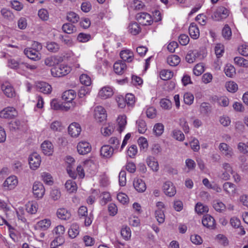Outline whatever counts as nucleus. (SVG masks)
I'll list each match as a JSON object with an SVG mask.
<instances>
[{
	"mask_svg": "<svg viewBox=\"0 0 248 248\" xmlns=\"http://www.w3.org/2000/svg\"><path fill=\"white\" fill-rule=\"evenodd\" d=\"M95 165L94 163L91 160H87L83 162L82 164H80L77 167V174L72 170L70 164L67 167V171L70 177L72 178L76 179L77 175L80 178H83L85 176L84 171L86 170L92 173V171L95 168Z\"/></svg>",
	"mask_w": 248,
	"mask_h": 248,
	"instance_id": "obj_1",
	"label": "nucleus"
},
{
	"mask_svg": "<svg viewBox=\"0 0 248 248\" xmlns=\"http://www.w3.org/2000/svg\"><path fill=\"white\" fill-rule=\"evenodd\" d=\"M71 71L70 66L62 64L53 67L51 69V75L54 77H62L67 75Z\"/></svg>",
	"mask_w": 248,
	"mask_h": 248,
	"instance_id": "obj_2",
	"label": "nucleus"
},
{
	"mask_svg": "<svg viewBox=\"0 0 248 248\" xmlns=\"http://www.w3.org/2000/svg\"><path fill=\"white\" fill-rule=\"evenodd\" d=\"M93 116L95 120L101 123L106 120L107 114L105 109L101 106H97L94 108Z\"/></svg>",
	"mask_w": 248,
	"mask_h": 248,
	"instance_id": "obj_3",
	"label": "nucleus"
},
{
	"mask_svg": "<svg viewBox=\"0 0 248 248\" xmlns=\"http://www.w3.org/2000/svg\"><path fill=\"white\" fill-rule=\"evenodd\" d=\"M17 114V111L15 108L8 107L0 111V117L3 119H11L16 117Z\"/></svg>",
	"mask_w": 248,
	"mask_h": 248,
	"instance_id": "obj_4",
	"label": "nucleus"
},
{
	"mask_svg": "<svg viewBox=\"0 0 248 248\" xmlns=\"http://www.w3.org/2000/svg\"><path fill=\"white\" fill-rule=\"evenodd\" d=\"M32 192L35 198L38 199H42L45 193V188L43 184L40 182H35L32 186Z\"/></svg>",
	"mask_w": 248,
	"mask_h": 248,
	"instance_id": "obj_5",
	"label": "nucleus"
},
{
	"mask_svg": "<svg viewBox=\"0 0 248 248\" xmlns=\"http://www.w3.org/2000/svg\"><path fill=\"white\" fill-rule=\"evenodd\" d=\"M136 18L139 22L143 26L150 25L153 22L151 16L147 13H138L136 15Z\"/></svg>",
	"mask_w": 248,
	"mask_h": 248,
	"instance_id": "obj_6",
	"label": "nucleus"
},
{
	"mask_svg": "<svg viewBox=\"0 0 248 248\" xmlns=\"http://www.w3.org/2000/svg\"><path fill=\"white\" fill-rule=\"evenodd\" d=\"M29 163L30 168L33 170H35L40 165L41 159L40 155L36 153H33L29 157Z\"/></svg>",
	"mask_w": 248,
	"mask_h": 248,
	"instance_id": "obj_7",
	"label": "nucleus"
},
{
	"mask_svg": "<svg viewBox=\"0 0 248 248\" xmlns=\"http://www.w3.org/2000/svg\"><path fill=\"white\" fill-rule=\"evenodd\" d=\"M77 149L79 154L85 155L91 152L92 147L88 142L82 140L78 143Z\"/></svg>",
	"mask_w": 248,
	"mask_h": 248,
	"instance_id": "obj_8",
	"label": "nucleus"
},
{
	"mask_svg": "<svg viewBox=\"0 0 248 248\" xmlns=\"http://www.w3.org/2000/svg\"><path fill=\"white\" fill-rule=\"evenodd\" d=\"M18 184V179L16 176L12 175L4 181L3 183V186L6 190H12L14 189Z\"/></svg>",
	"mask_w": 248,
	"mask_h": 248,
	"instance_id": "obj_9",
	"label": "nucleus"
},
{
	"mask_svg": "<svg viewBox=\"0 0 248 248\" xmlns=\"http://www.w3.org/2000/svg\"><path fill=\"white\" fill-rule=\"evenodd\" d=\"M162 189L165 194L169 197H173L176 193V188L170 181L165 182L163 185Z\"/></svg>",
	"mask_w": 248,
	"mask_h": 248,
	"instance_id": "obj_10",
	"label": "nucleus"
},
{
	"mask_svg": "<svg viewBox=\"0 0 248 248\" xmlns=\"http://www.w3.org/2000/svg\"><path fill=\"white\" fill-rule=\"evenodd\" d=\"M229 16L228 9L224 7H218L214 13L213 18L216 21H220L226 18Z\"/></svg>",
	"mask_w": 248,
	"mask_h": 248,
	"instance_id": "obj_11",
	"label": "nucleus"
},
{
	"mask_svg": "<svg viewBox=\"0 0 248 248\" xmlns=\"http://www.w3.org/2000/svg\"><path fill=\"white\" fill-rule=\"evenodd\" d=\"M218 148L220 152L227 158H231L234 155L233 149L226 143H220Z\"/></svg>",
	"mask_w": 248,
	"mask_h": 248,
	"instance_id": "obj_12",
	"label": "nucleus"
},
{
	"mask_svg": "<svg viewBox=\"0 0 248 248\" xmlns=\"http://www.w3.org/2000/svg\"><path fill=\"white\" fill-rule=\"evenodd\" d=\"M24 53L28 58L33 61H38L41 58L40 53L31 47L25 48Z\"/></svg>",
	"mask_w": 248,
	"mask_h": 248,
	"instance_id": "obj_13",
	"label": "nucleus"
},
{
	"mask_svg": "<svg viewBox=\"0 0 248 248\" xmlns=\"http://www.w3.org/2000/svg\"><path fill=\"white\" fill-rule=\"evenodd\" d=\"M135 189L139 193L144 192L146 189V185L145 182L141 179L136 178L133 182Z\"/></svg>",
	"mask_w": 248,
	"mask_h": 248,
	"instance_id": "obj_14",
	"label": "nucleus"
},
{
	"mask_svg": "<svg viewBox=\"0 0 248 248\" xmlns=\"http://www.w3.org/2000/svg\"><path fill=\"white\" fill-rule=\"evenodd\" d=\"M114 151L110 145H104L100 149V155L104 158H109L113 155Z\"/></svg>",
	"mask_w": 248,
	"mask_h": 248,
	"instance_id": "obj_15",
	"label": "nucleus"
},
{
	"mask_svg": "<svg viewBox=\"0 0 248 248\" xmlns=\"http://www.w3.org/2000/svg\"><path fill=\"white\" fill-rule=\"evenodd\" d=\"M68 133L73 137H78L80 133L81 128L79 124L73 123L68 127Z\"/></svg>",
	"mask_w": 248,
	"mask_h": 248,
	"instance_id": "obj_16",
	"label": "nucleus"
},
{
	"mask_svg": "<svg viewBox=\"0 0 248 248\" xmlns=\"http://www.w3.org/2000/svg\"><path fill=\"white\" fill-rule=\"evenodd\" d=\"M113 94V89L109 86H105L103 87L98 93L99 96L104 99L110 97Z\"/></svg>",
	"mask_w": 248,
	"mask_h": 248,
	"instance_id": "obj_17",
	"label": "nucleus"
},
{
	"mask_svg": "<svg viewBox=\"0 0 248 248\" xmlns=\"http://www.w3.org/2000/svg\"><path fill=\"white\" fill-rule=\"evenodd\" d=\"M1 89L8 97H13L15 94L14 89L8 82H5L2 84Z\"/></svg>",
	"mask_w": 248,
	"mask_h": 248,
	"instance_id": "obj_18",
	"label": "nucleus"
},
{
	"mask_svg": "<svg viewBox=\"0 0 248 248\" xmlns=\"http://www.w3.org/2000/svg\"><path fill=\"white\" fill-rule=\"evenodd\" d=\"M41 148L43 153L47 155H50L53 152V146L51 142L49 141H44L41 145Z\"/></svg>",
	"mask_w": 248,
	"mask_h": 248,
	"instance_id": "obj_19",
	"label": "nucleus"
},
{
	"mask_svg": "<svg viewBox=\"0 0 248 248\" xmlns=\"http://www.w3.org/2000/svg\"><path fill=\"white\" fill-rule=\"evenodd\" d=\"M21 62L18 59L10 58L8 60L7 65L11 69L16 70L17 72L20 74Z\"/></svg>",
	"mask_w": 248,
	"mask_h": 248,
	"instance_id": "obj_20",
	"label": "nucleus"
},
{
	"mask_svg": "<svg viewBox=\"0 0 248 248\" xmlns=\"http://www.w3.org/2000/svg\"><path fill=\"white\" fill-rule=\"evenodd\" d=\"M36 87L39 92L45 94H48L51 92V86L45 82H39L37 83Z\"/></svg>",
	"mask_w": 248,
	"mask_h": 248,
	"instance_id": "obj_21",
	"label": "nucleus"
},
{
	"mask_svg": "<svg viewBox=\"0 0 248 248\" xmlns=\"http://www.w3.org/2000/svg\"><path fill=\"white\" fill-rule=\"evenodd\" d=\"M189 34L190 37L193 39H197L200 36V30L197 25L192 23L189 27Z\"/></svg>",
	"mask_w": 248,
	"mask_h": 248,
	"instance_id": "obj_22",
	"label": "nucleus"
},
{
	"mask_svg": "<svg viewBox=\"0 0 248 248\" xmlns=\"http://www.w3.org/2000/svg\"><path fill=\"white\" fill-rule=\"evenodd\" d=\"M117 122L118 125L117 130L121 133L124 130L127 124L125 115H123L118 116L117 119Z\"/></svg>",
	"mask_w": 248,
	"mask_h": 248,
	"instance_id": "obj_23",
	"label": "nucleus"
},
{
	"mask_svg": "<svg viewBox=\"0 0 248 248\" xmlns=\"http://www.w3.org/2000/svg\"><path fill=\"white\" fill-rule=\"evenodd\" d=\"M76 96L75 91L69 90L64 92L62 96V99L66 103H70Z\"/></svg>",
	"mask_w": 248,
	"mask_h": 248,
	"instance_id": "obj_24",
	"label": "nucleus"
},
{
	"mask_svg": "<svg viewBox=\"0 0 248 248\" xmlns=\"http://www.w3.org/2000/svg\"><path fill=\"white\" fill-rule=\"evenodd\" d=\"M120 55L123 61H127V62H132L134 57L133 52L129 49H125L121 51Z\"/></svg>",
	"mask_w": 248,
	"mask_h": 248,
	"instance_id": "obj_25",
	"label": "nucleus"
},
{
	"mask_svg": "<svg viewBox=\"0 0 248 248\" xmlns=\"http://www.w3.org/2000/svg\"><path fill=\"white\" fill-rule=\"evenodd\" d=\"M113 68L116 74L121 75L126 69V65L124 62H118L114 63Z\"/></svg>",
	"mask_w": 248,
	"mask_h": 248,
	"instance_id": "obj_26",
	"label": "nucleus"
},
{
	"mask_svg": "<svg viewBox=\"0 0 248 248\" xmlns=\"http://www.w3.org/2000/svg\"><path fill=\"white\" fill-rule=\"evenodd\" d=\"M146 162L148 166L154 171H157L159 170V165L158 162L155 159L151 156L147 158Z\"/></svg>",
	"mask_w": 248,
	"mask_h": 248,
	"instance_id": "obj_27",
	"label": "nucleus"
},
{
	"mask_svg": "<svg viewBox=\"0 0 248 248\" xmlns=\"http://www.w3.org/2000/svg\"><path fill=\"white\" fill-rule=\"evenodd\" d=\"M196 212L198 215H204L208 212V207L201 202H198L195 207Z\"/></svg>",
	"mask_w": 248,
	"mask_h": 248,
	"instance_id": "obj_28",
	"label": "nucleus"
},
{
	"mask_svg": "<svg viewBox=\"0 0 248 248\" xmlns=\"http://www.w3.org/2000/svg\"><path fill=\"white\" fill-rule=\"evenodd\" d=\"M51 224L50 219L45 218L37 222L36 227L43 231H46L50 227Z\"/></svg>",
	"mask_w": 248,
	"mask_h": 248,
	"instance_id": "obj_29",
	"label": "nucleus"
},
{
	"mask_svg": "<svg viewBox=\"0 0 248 248\" xmlns=\"http://www.w3.org/2000/svg\"><path fill=\"white\" fill-rule=\"evenodd\" d=\"M65 187L69 193H74L77 190L78 186L76 182L71 180H67L65 184Z\"/></svg>",
	"mask_w": 248,
	"mask_h": 248,
	"instance_id": "obj_30",
	"label": "nucleus"
},
{
	"mask_svg": "<svg viewBox=\"0 0 248 248\" xmlns=\"http://www.w3.org/2000/svg\"><path fill=\"white\" fill-rule=\"evenodd\" d=\"M63 31L67 34H72L77 31V28L73 24L66 23L62 26Z\"/></svg>",
	"mask_w": 248,
	"mask_h": 248,
	"instance_id": "obj_31",
	"label": "nucleus"
},
{
	"mask_svg": "<svg viewBox=\"0 0 248 248\" xmlns=\"http://www.w3.org/2000/svg\"><path fill=\"white\" fill-rule=\"evenodd\" d=\"M202 224L204 226L210 229H214L216 227V220L214 218H203Z\"/></svg>",
	"mask_w": 248,
	"mask_h": 248,
	"instance_id": "obj_32",
	"label": "nucleus"
},
{
	"mask_svg": "<svg viewBox=\"0 0 248 248\" xmlns=\"http://www.w3.org/2000/svg\"><path fill=\"white\" fill-rule=\"evenodd\" d=\"M224 190L226 193L233 194L235 193L236 186L230 182H226L223 185Z\"/></svg>",
	"mask_w": 248,
	"mask_h": 248,
	"instance_id": "obj_33",
	"label": "nucleus"
},
{
	"mask_svg": "<svg viewBox=\"0 0 248 248\" xmlns=\"http://www.w3.org/2000/svg\"><path fill=\"white\" fill-rule=\"evenodd\" d=\"M79 226L78 224L74 223L71 225L68 230L69 236L71 238H75L79 234Z\"/></svg>",
	"mask_w": 248,
	"mask_h": 248,
	"instance_id": "obj_34",
	"label": "nucleus"
},
{
	"mask_svg": "<svg viewBox=\"0 0 248 248\" xmlns=\"http://www.w3.org/2000/svg\"><path fill=\"white\" fill-rule=\"evenodd\" d=\"M59 62V59L56 56H50L45 59V64L49 67L56 66Z\"/></svg>",
	"mask_w": 248,
	"mask_h": 248,
	"instance_id": "obj_35",
	"label": "nucleus"
},
{
	"mask_svg": "<svg viewBox=\"0 0 248 248\" xmlns=\"http://www.w3.org/2000/svg\"><path fill=\"white\" fill-rule=\"evenodd\" d=\"M41 180L46 185L51 186L53 184V178L48 172H42L41 173Z\"/></svg>",
	"mask_w": 248,
	"mask_h": 248,
	"instance_id": "obj_36",
	"label": "nucleus"
},
{
	"mask_svg": "<svg viewBox=\"0 0 248 248\" xmlns=\"http://www.w3.org/2000/svg\"><path fill=\"white\" fill-rule=\"evenodd\" d=\"M26 208L27 212L32 215L34 214L37 210V204L35 202H29L26 204Z\"/></svg>",
	"mask_w": 248,
	"mask_h": 248,
	"instance_id": "obj_37",
	"label": "nucleus"
},
{
	"mask_svg": "<svg viewBox=\"0 0 248 248\" xmlns=\"http://www.w3.org/2000/svg\"><path fill=\"white\" fill-rule=\"evenodd\" d=\"M21 68V73L20 74H22L25 71L28 70H30L31 71H33L36 70L37 68V66L35 65L31 64L27 62H21V64L20 65Z\"/></svg>",
	"mask_w": 248,
	"mask_h": 248,
	"instance_id": "obj_38",
	"label": "nucleus"
},
{
	"mask_svg": "<svg viewBox=\"0 0 248 248\" xmlns=\"http://www.w3.org/2000/svg\"><path fill=\"white\" fill-rule=\"evenodd\" d=\"M167 62L170 66H175L180 63V58L177 55H172L167 58Z\"/></svg>",
	"mask_w": 248,
	"mask_h": 248,
	"instance_id": "obj_39",
	"label": "nucleus"
},
{
	"mask_svg": "<svg viewBox=\"0 0 248 248\" xmlns=\"http://www.w3.org/2000/svg\"><path fill=\"white\" fill-rule=\"evenodd\" d=\"M234 62L238 66L244 68L248 67V60L241 57H236L234 58Z\"/></svg>",
	"mask_w": 248,
	"mask_h": 248,
	"instance_id": "obj_40",
	"label": "nucleus"
},
{
	"mask_svg": "<svg viewBox=\"0 0 248 248\" xmlns=\"http://www.w3.org/2000/svg\"><path fill=\"white\" fill-rule=\"evenodd\" d=\"M224 72L227 77L232 78L235 74V69L232 64H227L224 68Z\"/></svg>",
	"mask_w": 248,
	"mask_h": 248,
	"instance_id": "obj_41",
	"label": "nucleus"
},
{
	"mask_svg": "<svg viewBox=\"0 0 248 248\" xmlns=\"http://www.w3.org/2000/svg\"><path fill=\"white\" fill-rule=\"evenodd\" d=\"M129 31L133 35H137L140 31V28L139 24L136 23H131L128 27Z\"/></svg>",
	"mask_w": 248,
	"mask_h": 248,
	"instance_id": "obj_42",
	"label": "nucleus"
},
{
	"mask_svg": "<svg viewBox=\"0 0 248 248\" xmlns=\"http://www.w3.org/2000/svg\"><path fill=\"white\" fill-rule=\"evenodd\" d=\"M67 20L72 23H76L79 19V16L74 12H68L66 16Z\"/></svg>",
	"mask_w": 248,
	"mask_h": 248,
	"instance_id": "obj_43",
	"label": "nucleus"
},
{
	"mask_svg": "<svg viewBox=\"0 0 248 248\" xmlns=\"http://www.w3.org/2000/svg\"><path fill=\"white\" fill-rule=\"evenodd\" d=\"M50 128L54 132H61L63 129L61 122L58 121L52 122L50 124Z\"/></svg>",
	"mask_w": 248,
	"mask_h": 248,
	"instance_id": "obj_44",
	"label": "nucleus"
},
{
	"mask_svg": "<svg viewBox=\"0 0 248 248\" xmlns=\"http://www.w3.org/2000/svg\"><path fill=\"white\" fill-rule=\"evenodd\" d=\"M80 83L86 86L91 85L92 80L90 77L86 74H82L79 77Z\"/></svg>",
	"mask_w": 248,
	"mask_h": 248,
	"instance_id": "obj_45",
	"label": "nucleus"
},
{
	"mask_svg": "<svg viewBox=\"0 0 248 248\" xmlns=\"http://www.w3.org/2000/svg\"><path fill=\"white\" fill-rule=\"evenodd\" d=\"M91 39V36L90 34L79 33L77 37V40L80 43H86Z\"/></svg>",
	"mask_w": 248,
	"mask_h": 248,
	"instance_id": "obj_46",
	"label": "nucleus"
},
{
	"mask_svg": "<svg viewBox=\"0 0 248 248\" xmlns=\"http://www.w3.org/2000/svg\"><path fill=\"white\" fill-rule=\"evenodd\" d=\"M164 126L161 123H157L155 124L153 128V132L156 136H161L163 133Z\"/></svg>",
	"mask_w": 248,
	"mask_h": 248,
	"instance_id": "obj_47",
	"label": "nucleus"
},
{
	"mask_svg": "<svg viewBox=\"0 0 248 248\" xmlns=\"http://www.w3.org/2000/svg\"><path fill=\"white\" fill-rule=\"evenodd\" d=\"M227 91L231 93H235L238 90V85L234 81H230L227 82L225 84Z\"/></svg>",
	"mask_w": 248,
	"mask_h": 248,
	"instance_id": "obj_48",
	"label": "nucleus"
},
{
	"mask_svg": "<svg viewBox=\"0 0 248 248\" xmlns=\"http://www.w3.org/2000/svg\"><path fill=\"white\" fill-rule=\"evenodd\" d=\"M0 13L4 18L8 20H12L14 17V15L13 12L5 8H3L1 9Z\"/></svg>",
	"mask_w": 248,
	"mask_h": 248,
	"instance_id": "obj_49",
	"label": "nucleus"
},
{
	"mask_svg": "<svg viewBox=\"0 0 248 248\" xmlns=\"http://www.w3.org/2000/svg\"><path fill=\"white\" fill-rule=\"evenodd\" d=\"M108 143L111 145L110 146L115 151L119 147L120 140L118 138L112 137L109 139Z\"/></svg>",
	"mask_w": 248,
	"mask_h": 248,
	"instance_id": "obj_50",
	"label": "nucleus"
},
{
	"mask_svg": "<svg viewBox=\"0 0 248 248\" xmlns=\"http://www.w3.org/2000/svg\"><path fill=\"white\" fill-rule=\"evenodd\" d=\"M121 234L124 239L128 240L131 235L130 228L127 226L123 227L121 229Z\"/></svg>",
	"mask_w": 248,
	"mask_h": 248,
	"instance_id": "obj_51",
	"label": "nucleus"
},
{
	"mask_svg": "<svg viewBox=\"0 0 248 248\" xmlns=\"http://www.w3.org/2000/svg\"><path fill=\"white\" fill-rule=\"evenodd\" d=\"M179 125L183 129L184 132L186 134L189 132V127L186 119L185 118H181L179 120Z\"/></svg>",
	"mask_w": 248,
	"mask_h": 248,
	"instance_id": "obj_52",
	"label": "nucleus"
},
{
	"mask_svg": "<svg viewBox=\"0 0 248 248\" xmlns=\"http://www.w3.org/2000/svg\"><path fill=\"white\" fill-rule=\"evenodd\" d=\"M118 201L122 204H126L129 202V198L128 196L124 193H119L117 195Z\"/></svg>",
	"mask_w": 248,
	"mask_h": 248,
	"instance_id": "obj_53",
	"label": "nucleus"
},
{
	"mask_svg": "<svg viewBox=\"0 0 248 248\" xmlns=\"http://www.w3.org/2000/svg\"><path fill=\"white\" fill-rule=\"evenodd\" d=\"M173 75L172 72L168 70H162L160 73V78L164 80L171 78Z\"/></svg>",
	"mask_w": 248,
	"mask_h": 248,
	"instance_id": "obj_54",
	"label": "nucleus"
},
{
	"mask_svg": "<svg viewBox=\"0 0 248 248\" xmlns=\"http://www.w3.org/2000/svg\"><path fill=\"white\" fill-rule=\"evenodd\" d=\"M137 128L139 133L141 134L144 133L147 130L146 123L142 120H139L137 122Z\"/></svg>",
	"mask_w": 248,
	"mask_h": 248,
	"instance_id": "obj_55",
	"label": "nucleus"
},
{
	"mask_svg": "<svg viewBox=\"0 0 248 248\" xmlns=\"http://www.w3.org/2000/svg\"><path fill=\"white\" fill-rule=\"evenodd\" d=\"M183 97L184 101L186 104L190 105L193 103L194 97L191 93L189 92L185 93Z\"/></svg>",
	"mask_w": 248,
	"mask_h": 248,
	"instance_id": "obj_56",
	"label": "nucleus"
},
{
	"mask_svg": "<svg viewBox=\"0 0 248 248\" xmlns=\"http://www.w3.org/2000/svg\"><path fill=\"white\" fill-rule=\"evenodd\" d=\"M213 207L217 211L220 212L225 210V205L222 202L215 200L213 202Z\"/></svg>",
	"mask_w": 248,
	"mask_h": 248,
	"instance_id": "obj_57",
	"label": "nucleus"
},
{
	"mask_svg": "<svg viewBox=\"0 0 248 248\" xmlns=\"http://www.w3.org/2000/svg\"><path fill=\"white\" fill-rule=\"evenodd\" d=\"M222 34L225 39L229 40L232 36V31L230 27L228 25H225L222 31Z\"/></svg>",
	"mask_w": 248,
	"mask_h": 248,
	"instance_id": "obj_58",
	"label": "nucleus"
},
{
	"mask_svg": "<svg viewBox=\"0 0 248 248\" xmlns=\"http://www.w3.org/2000/svg\"><path fill=\"white\" fill-rule=\"evenodd\" d=\"M114 131V127L111 124H108L107 126L102 128L101 132L104 136H108L110 135Z\"/></svg>",
	"mask_w": 248,
	"mask_h": 248,
	"instance_id": "obj_59",
	"label": "nucleus"
},
{
	"mask_svg": "<svg viewBox=\"0 0 248 248\" xmlns=\"http://www.w3.org/2000/svg\"><path fill=\"white\" fill-rule=\"evenodd\" d=\"M58 217H62L65 216L66 217H69L71 216L70 212L65 208H59L56 213Z\"/></svg>",
	"mask_w": 248,
	"mask_h": 248,
	"instance_id": "obj_60",
	"label": "nucleus"
},
{
	"mask_svg": "<svg viewBox=\"0 0 248 248\" xmlns=\"http://www.w3.org/2000/svg\"><path fill=\"white\" fill-rule=\"evenodd\" d=\"M10 3L12 8L17 11H20L24 7L22 3L16 0L11 1Z\"/></svg>",
	"mask_w": 248,
	"mask_h": 248,
	"instance_id": "obj_61",
	"label": "nucleus"
},
{
	"mask_svg": "<svg viewBox=\"0 0 248 248\" xmlns=\"http://www.w3.org/2000/svg\"><path fill=\"white\" fill-rule=\"evenodd\" d=\"M204 71V66L202 63H198L196 65L193 69V73L197 76L201 75Z\"/></svg>",
	"mask_w": 248,
	"mask_h": 248,
	"instance_id": "obj_62",
	"label": "nucleus"
},
{
	"mask_svg": "<svg viewBox=\"0 0 248 248\" xmlns=\"http://www.w3.org/2000/svg\"><path fill=\"white\" fill-rule=\"evenodd\" d=\"M173 137L177 140L182 141L185 140V135L180 130H174L172 132Z\"/></svg>",
	"mask_w": 248,
	"mask_h": 248,
	"instance_id": "obj_63",
	"label": "nucleus"
},
{
	"mask_svg": "<svg viewBox=\"0 0 248 248\" xmlns=\"http://www.w3.org/2000/svg\"><path fill=\"white\" fill-rule=\"evenodd\" d=\"M46 47L48 51L52 52H56L59 49V45L53 42H48Z\"/></svg>",
	"mask_w": 248,
	"mask_h": 248,
	"instance_id": "obj_64",
	"label": "nucleus"
}]
</instances>
